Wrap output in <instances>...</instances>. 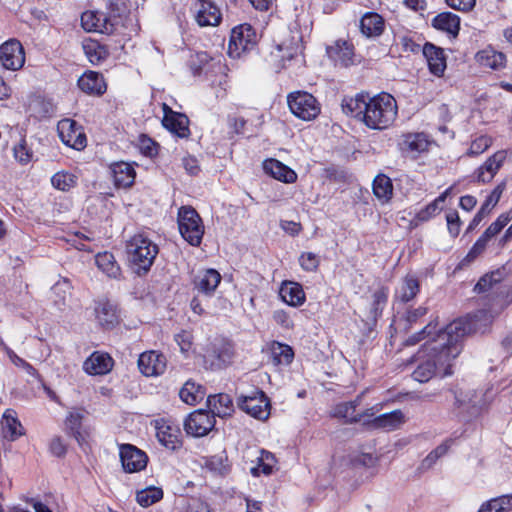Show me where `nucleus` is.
<instances>
[{"mask_svg":"<svg viewBox=\"0 0 512 512\" xmlns=\"http://www.w3.org/2000/svg\"><path fill=\"white\" fill-rule=\"evenodd\" d=\"M491 321L492 316L488 311L478 310L448 324L434 339L423 345L418 353L421 361L413 371L412 377L420 383H425L435 375H451L452 361L461 352L463 337L470 333L484 332Z\"/></svg>","mask_w":512,"mask_h":512,"instance_id":"obj_1","label":"nucleus"},{"mask_svg":"<svg viewBox=\"0 0 512 512\" xmlns=\"http://www.w3.org/2000/svg\"><path fill=\"white\" fill-rule=\"evenodd\" d=\"M158 252V246L143 233H137L126 241L129 265L139 276L151 269Z\"/></svg>","mask_w":512,"mask_h":512,"instance_id":"obj_2","label":"nucleus"},{"mask_svg":"<svg viewBox=\"0 0 512 512\" xmlns=\"http://www.w3.org/2000/svg\"><path fill=\"white\" fill-rule=\"evenodd\" d=\"M396 116L397 104L394 97L388 93H380L368 100L363 123L370 129L383 130L395 121Z\"/></svg>","mask_w":512,"mask_h":512,"instance_id":"obj_3","label":"nucleus"},{"mask_svg":"<svg viewBox=\"0 0 512 512\" xmlns=\"http://www.w3.org/2000/svg\"><path fill=\"white\" fill-rule=\"evenodd\" d=\"M232 344L222 338H215L203 348L202 358L206 369L220 370L227 367L233 359Z\"/></svg>","mask_w":512,"mask_h":512,"instance_id":"obj_4","label":"nucleus"},{"mask_svg":"<svg viewBox=\"0 0 512 512\" xmlns=\"http://www.w3.org/2000/svg\"><path fill=\"white\" fill-rule=\"evenodd\" d=\"M178 226L182 237L192 246H199L204 235L202 219L190 206H182L178 212Z\"/></svg>","mask_w":512,"mask_h":512,"instance_id":"obj_5","label":"nucleus"},{"mask_svg":"<svg viewBox=\"0 0 512 512\" xmlns=\"http://www.w3.org/2000/svg\"><path fill=\"white\" fill-rule=\"evenodd\" d=\"M237 405L242 411L259 420H266L270 415V400L259 389H253L248 394H240Z\"/></svg>","mask_w":512,"mask_h":512,"instance_id":"obj_6","label":"nucleus"},{"mask_svg":"<svg viewBox=\"0 0 512 512\" xmlns=\"http://www.w3.org/2000/svg\"><path fill=\"white\" fill-rule=\"evenodd\" d=\"M290 111L298 118L309 121L318 116L320 106L316 98L305 91H295L287 97Z\"/></svg>","mask_w":512,"mask_h":512,"instance_id":"obj_7","label":"nucleus"},{"mask_svg":"<svg viewBox=\"0 0 512 512\" xmlns=\"http://www.w3.org/2000/svg\"><path fill=\"white\" fill-rule=\"evenodd\" d=\"M454 407L459 410H467L471 415L479 413L493 399L492 389L486 391H469L467 393L452 391Z\"/></svg>","mask_w":512,"mask_h":512,"instance_id":"obj_8","label":"nucleus"},{"mask_svg":"<svg viewBox=\"0 0 512 512\" xmlns=\"http://www.w3.org/2000/svg\"><path fill=\"white\" fill-rule=\"evenodd\" d=\"M257 41L255 29L250 24H241L231 31L228 52L232 56H239L242 52L251 50Z\"/></svg>","mask_w":512,"mask_h":512,"instance_id":"obj_9","label":"nucleus"},{"mask_svg":"<svg viewBox=\"0 0 512 512\" xmlns=\"http://www.w3.org/2000/svg\"><path fill=\"white\" fill-rule=\"evenodd\" d=\"M57 131L66 146L79 151L86 147V135L74 120L69 118L60 120L57 124Z\"/></svg>","mask_w":512,"mask_h":512,"instance_id":"obj_10","label":"nucleus"},{"mask_svg":"<svg viewBox=\"0 0 512 512\" xmlns=\"http://www.w3.org/2000/svg\"><path fill=\"white\" fill-rule=\"evenodd\" d=\"M0 62L7 70H20L25 64V52L22 44L10 39L0 46Z\"/></svg>","mask_w":512,"mask_h":512,"instance_id":"obj_11","label":"nucleus"},{"mask_svg":"<svg viewBox=\"0 0 512 512\" xmlns=\"http://www.w3.org/2000/svg\"><path fill=\"white\" fill-rule=\"evenodd\" d=\"M214 415L207 410L199 409L189 414L184 422L187 434L194 437L207 435L215 426Z\"/></svg>","mask_w":512,"mask_h":512,"instance_id":"obj_12","label":"nucleus"},{"mask_svg":"<svg viewBox=\"0 0 512 512\" xmlns=\"http://www.w3.org/2000/svg\"><path fill=\"white\" fill-rule=\"evenodd\" d=\"M120 460L127 473L139 472L145 469L148 463L146 453L131 444L120 446Z\"/></svg>","mask_w":512,"mask_h":512,"instance_id":"obj_13","label":"nucleus"},{"mask_svg":"<svg viewBox=\"0 0 512 512\" xmlns=\"http://www.w3.org/2000/svg\"><path fill=\"white\" fill-rule=\"evenodd\" d=\"M163 126L180 138L190 135L189 119L185 114L173 111L167 104H163Z\"/></svg>","mask_w":512,"mask_h":512,"instance_id":"obj_14","label":"nucleus"},{"mask_svg":"<svg viewBox=\"0 0 512 512\" xmlns=\"http://www.w3.org/2000/svg\"><path fill=\"white\" fill-rule=\"evenodd\" d=\"M166 357L156 351H146L138 358V368L147 377L162 375L166 370Z\"/></svg>","mask_w":512,"mask_h":512,"instance_id":"obj_15","label":"nucleus"},{"mask_svg":"<svg viewBox=\"0 0 512 512\" xmlns=\"http://www.w3.org/2000/svg\"><path fill=\"white\" fill-rule=\"evenodd\" d=\"M195 9V19L200 26H216L220 23V9L210 0H198Z\"/></svg>","mask_w":512,"mask_h":512,"instance_id":"obj_16","label":"nucleus"},{"mask_svg":"<svg viewBox=\"0 0 512 512\" xmlns=\"http://www.w3.org/2000/svg\"><path fill=\"white\" fill-rule=\"evenodd\" d=\"M87 414L88 413L85 409H82V408L73 409L72 411L69 412V414L65 420V425H66L67 429H69L72 432L74 438L77 440V442L80 445V447L82 448V450L86 453H87V449L91 450V448L88 445V443L86 442L85 436L81 432V425H82V421L85 419Z\"/></svg>","mask_w":512,"mask_h":512,"instance_id":"obj_17","label":"nucleus"},{"mask_svg":"<svg viewBox=\"0 0 512 512\" xmlns=\"http://www.w3.org/2000/svg\"><path fill=\"white\" fill-rule=\"evenodd\" d=\"M422 52L426 58L429 70L435 76H442L446 69V58L442 48L426 43Z\"/></svg>","mask_w":512,"mask_h":512,"instance_id":"obj_18","label":"nucleus"},{"mask_svg":"<svg viewBox=\"0 0 512 512\" xmlns=\"http://www.w3.org/2000/svg\"><path fill=\"white\" fill-rule=\"evenodd\" d=\"M221 282V275L215 269L199 272L193 279L194 288L206 296H211Z\"/></svg>","mask_w":512,"mask_h":512,"instance_id":"obj_19","label":"nucleus"},{"mask_svg":"<svg viewBox=\"0 0 512 512\" xmlns=\"http://www.w3.org/2000/svg\"><path fill=\"white\" fill-rule=\"evenodd\" d=\"M368 94H357L354 97H344L341 103L342 110L346 115L352 116L363 122V116L368 109Z\"/></svg>","mask_w":512,"mask_h":512,"instance_id":"obj_20","label":"nucleus"},{"mask_svg":"<svg viewBox=\"0 0 512 512\" xmlns=\"http://www.w3.org/2000/svg\"><path fill=\"white\" fill-rule=\"evenodd\" d=\"M506 159L504 151H498L489 157L485 163L476 171V179L478 182H490Z\"/></svg>","mask_w":512,"mask_h":512,"instance_id":"obj_21","label":"nucleus"},{"mask_svg":"<svg viewBox=\"0 0 512 512\" xmlns=\"http://www.w3.org/2000/svg\"><path fill=\"white\" fill-rule=\"evenodd\" d=\"M503 190V184H499L493 189V191L487 196L479 211L475 214V216L469 223L467 227V232L474 230L481 223V221L492 211V209L499 202Z\"/></svg>","mask_w":512,"mask_h":512,"instance_id":"obj_22","label":"nucleus"},{"mask_svg":"<svg viewBox=\"0 0 512 512\" xmlns=\"http://www.w3.org/2000/svg\"><path fill=\"white\" fill-rule=\"evenodd\" d=\"M109 173L113 178V182L118 188L130 187L135 180L134 168L125 162L114 163L109 167Z\"/></svg>","mask_w":512,"mask_h":512,"instance_id":"obj_23","label":"nucleus"},{"mask_svg":"<svg viewBox=\"0 0 512 512\" xmlns=\"http://www.w3.org/2000/svg\"><path fill=\"white\" fill-rule=\"evenodd\" d=\"M1 432L5 439L14 441L24 434V428L17 418V413L7 409L1 419Z\"/></svg>","mask_w":512,"mask_h":512,"instance_id":"obj_24","label":"nucleus"},{"mask_svg":"<svg viewBox=\"0 0 512 512\" xmlns=\"http://www.w3.org/2000/svg\"><path fill=\"white\" fill-rule=\"evenodd\" d=\"M263 169L265 173L284 183H294L297 179V174L294 170L276 159L265 160L263 162Z\"/></svg>","mask_w":512,"mask_h":512,"instance_id":"obj_25","label":"nucleus"},{"mask_svg":"<svg viewBox=\"0 0 512 512\" xmlns=\"http://www.w3.org/2000/svg\"><path fill=\"white\" fill-rule=\"evenodd\" d=\"M120 310L115 302L105 300L98 309V324L106 329H112L120 323Z\"/></svg>","mask_w":512,"mask_h":512,"instance_id":"obj_26","label":"nucleus"},{"mask_svg":"<svg viewBox=\"0 0 512 512\" xmlns=\"http://www.w3.org/2000/svg\"><path fill=\"white\" fill-rule=\"evenodd\" d=\"M327 54L335 64L347 67L353 62V46L347 41L338 40L334 45L327 47Z\"/></svg>","mask_w":512,"mask_h":512,"instance_id":"obj_27","label":"nucleus"},{"mask_svg":"<svg viewBox=\"0 0 512 512\" xmlns=\"http://www.w3.org/2000/svg\"><path fill=\"white\" fill-rule=\"evenodd\" d=\"M431 25L455 38L460 30V18L452 12H442L432 19Z\"/></svg>","mask_w":512,"mask_h":512,"instance_id":"obj_28","label":"nucleus"},{"mask_svg":"<svg viewBox=\"0 0 512 512\" xmlns=\"http://www.w3.org/2000/svg\"><path fill=\"white\" fill-rule=\"evenodd\" d=\"M282 300L290 306H301L306 299L302 286L297 282L285 281L280 288Z\"/></svg>","mask_w":512,"mask_h":512,"instance_id":"obj_29","label":"nucleus"},{"mask_svg":"<svg viewBox=\"0 0 512 512\" xmlns=\"http://www.w3.org/2000/svg\"><path fill=\"white\" fill-rule=\"evenodd\" d=\"M384 27L383 17L375 12H367L360 21L361 32L367 37L380 36L384 31Z\"/></svg>","mask_w":512,"mask_h":512,"instance_id":"obj_30","label":"nucleus"},{"mask_svg":"<svg viewBox=\"0 0 512 512\" xmlns=\"http://www.w3.org/2000/svg\"><path fill=\"white\" fill-rule=\"evenodd\" d=\"M211 415L225 417L233 411L232 399L228 394L210 395L207 399Z\"/></svg>","mask_w":512,"mask_h":512,"instance_id":"obj_31","label":"nucleus"},{"mask_svg":"<svg viewBox=\"0 0 512 512\" xmlns=\"http://www.w3.org/2000/svg\"><path fill=\"white\" fill-rule=\"evenodd\" d=\"M156 437L168 449H176L179 445L178 429L168 425L163 420L156 421Z\"/></svg>","mask_w":512,"mask_h":512,"instance_id":"obj_32","label":"nucleus"},{"mask_svg":"<svg viewBox=\"0 0 512 512\" xmlns=\"http://www.w3.org/2000/svg\"><path fill=\"white\" fill-rule=\"evenodd\" d=\"M98 269L110 279L120 280L122 278L121 267L110 252H98Z\"/></svg>","mask_w":512,"mask_h":512,"instance_id":"obj_33","label":"nucleus"},{"mask_svg":"<svg viewBox=\"0 0 512 512\" xmlns=\"http://www.w3.org/2000/svg\"><path fill=\"white\" fill-rule=\"evenodd\" d=\"M430 141L427 134L420 133H408L403 135L401 143V149L411 153H422L428 150Z\"/></svg>","mask_w":512,"mask_h":512,"instance_id":"obj_34","label":"nucleus"},{"mask_svg":"<svg viewBox=\"0 0 512 512\" xmlns=\"http://www.w3.org/2000/svg\"><path fill=\"white\" fill-rule=\"evenodd\" d=\"M476 60L481 66L497 70L505 66L506 56L502 52L487 47L476 54Z\"/></svg>","mask_w":512,"mask_h":512,"instance_id":"obj_35","label":"nucleus"},{"mask_svg":"<svg viewBox=\"0 0 512 512\" xmlns=\"http://www.w3.org/2000/svg\"><path fill=\"white\" fill-rule=\"evenodd\" d=\"M359 400L345 402L338 404L333 411L335 417L343 418L347 422H358L362 419L363 416H372L373 413L370 411L372 409H367L365 413L360 414L356 412V407L358 406Z\"/></svg>","mask_w":512,"mask_h":512,"instance_id":"obj_36","label":"nucleus"},{"mask_svg":"<svg viewBox=\"0 0 512 512\" xmlns=\"http://www.w3.org/2000/svg\"><path fill=\"white\" fill-rule=\"evenodd\" d=\"M373 193L382 203H387L393 195L392 180L385 174H378L373 181Z\"/></svg>","mask_w":512,"mask_h":512,"instance_id":"obj_37","label":"nucleus"},{"mask_svg":"<svg viewBox=\"0 0 512 512\" xmlns=\"http://www.w3.org/2000/svg\"><path fill=\"white\" fill-rule=\"evenodd\" d=\"M271 359L274 365H289L293 358L294 352L292 348L277 341H274L270 347Z\"/></svg>","mask_w":512,"mask_h":512,"instance_id":"obj_38","label":"nucleus"},{"mask_svg":"<svg viewBox=\"0 0 512 512\" xmlns=\"http://www.w3.org/2000/svg\"><path fill=\"white\" fill-rule=\"evenodd\" d=\"M404 422V415L401 410H394L374 418L372 424L376 428L393 430Z\"/></svg>","mask_w":512,"mask_h":512,"instance_id":"obj_39","label":"nucleus"},{"mask_svg":"<svg viewBox=\"0 0 512 512\" xmlns=\"http://www.w3.org/2000/svg\"><path fill=\"white\" fill-rule=\"evenodd\" d=\"M179 396L183 402L189 405H195L204 397V390L202 386L195 382L188 380L179 392Z\"/></svg>","mask_w":512,"mask_h":512,"instance_id":"obj_40","label":"nucleus"},{"mask_svg":"<svg viewBox=\"0 0 512 512\" xmlns=\"http://www.w3.org/2000/svg\"><path fill=\"white\" fill-rule=\"evenodd\" d=\"M512 510V495H502L483 503L478 512H508Z\"/></svg>","mask_w":512,"mask_h":512,"instance_id":"obj_41","label":"nucleus"},{"mask_svg":"<svg viewBox=\"0 0 512 512\" xmlns=\"http://www.w3.org/2000/svg\"><path fill=\"white\" fill-rule=\"evenodd\" d=\"M450 191H451V188L446 189L435 200H433L431 203H429L425 208L421 209L416 214V219L421 222H425V221L430 220L435 215H437L442 210V207L440 206V204L446 200Z\"/></svg>","mask_w":512,"mask_h":512,"instance_id":"obj_42","label":"nucleus"},{"mask_svg":"<svg viewBox=\"0 0 512 512\" xmlns=\"http://www.w3.org/2000/svg\"><path fill=\"white\" fill-rule=\"evenodd\" d=\"M275 464V456L271 452L262 449L260 450L257 466L251 468V474L253 476H259L260 474L270 475Z\"/></svg>","mask_w":512,"mask_h":512,"instance_id":"obj_43","label":"nucleus"},{"mask_svg":"<svg viewBox=\"0 0 512 512\" xmlns=\"http://www.w3.org/2000/svg\"><path fill=\"white\" fill-rule=\"evenodd\" d=\"M388 300V289L381 287L374 291L370 307V320L376 321L381 316Z\"/></svg>","mask_w":512,"mask_h":512,"instance_id":"obj_44","label":"nucleus"},{"mask_svg":"<svg viewBox=\"0 0 512 512\" xmlns=\"http://www.w3.org/2000/svg\"><path fill=\"white\" fill-rule=\"evenodd\" d=\"M163 498V491L159 487L151 486L140 490L136 494V500L142 507H148Z\"/></svg>","mask_w":512,"mask_h":512,"instance_id":"obj_45","label":"nucleus"},{"mask_svg":"<svg viewBox=\"0 0 512 512\" xmlns=\"http://www.w3.org/2000/svg\"><path fill=\"white\" fill-rule=\"evenodd\" d=\"M419 292V282L413 276H407L398 291V297L402 302L411 301Z\"/></svg>","mask_w":512,"mask_h":512,"instance_id":"obj_46","label":"nucleus"},{"mask_svg":"<svg viewBox=\"0 0 512 512\" xmlns=\"http://www.w3.org/2000/svg\"><path fill=\"white\" fill-rule=\"evenodd\" d=\"M52 186L60 191H69L77 183V177L71 173L60 171L51 178Z\"/></svg>","mask_w":512,"mask_h":512,"instance_id":"obj_47","label":"nucleus"},{"mask_svg":"<svg viewBox=\"0 0 512 512\" xmlns=\"http://www.w3.org/2000/svg\"><path fill=\"white\" fill-rule=\"evenodd\" d=\"M78 87L87 94H94L96 91V72H85L78 79Z\"/></svg>","mask_w":512,"mask_h":512,"instance_id":"obj_48","label":"nucleus"},{"mask_svg":"<svg viewBox=\"0 0 512 512\" xmlns=\"http://www.w3.org/2000/svg\"><path fill=\"white\" fill-rule=\"evenodd\" d=\"M299 264L303 270L308 272H314L319 267L320 258L315 253L304 252L299 257Z\"/></svg>","mask_w":512,"mask_h":512,"instance_id":"obj_49","label":"nucleus"},{"mask_svg":"<svg viewBox=\"0 0 512 512\" xmlns=\"http://www.w3.org/2000/svg\"><path fill=\"white\" fill-rule=\"evenodd\" d=\"M491 240L489 236H485V232L479 237V239L474 243L470 251L465 257V260L468 262L476 259L481 253L486 249L487 243Z\"/></svg>","mask_w":512,"mask_h":512,"instance_id":"obj_50","label":"nucleus"},{"mask_svg":"<svg viewBox=\"0 0 512 512\" xmlns=\"http://www.w3.org/2000/svg\"><path fill=\"white\" fill-rule=\"evenodd\" d=\"M496 275L497 273H491L482 276L476 283L474 291L477 293H483L493 288V286L499 282V279L495 278Z\"/></svg>","mask_w":512,"mask_h":512,"instance_id":"obj_51","label":"nucleus"},{"mask_svg":"<svg viewBox=\"0 0 512 512\" xmlns=\"http://www.w3.org/2000/svg\"><path fill=\"white\" fill-rule=\"evenodd\" d=\"M113 367V358L107 352H98V376L109 373Z\"/></svg>","mask_w":512,"mask_h":512,"instance_id":"obj_52","label":"nucleus"},{"mask_svg":"<svg viewBox=\"0 0 512 512\" xmlns=\"http://www.w3.org/2000/svg\"><path fill=\"white\" fill-rule=\"evenodd\" d=\"M446 221H447L449 233L453 237L458 236V234L460 232V225H461V221H460L458 212L456 210H450L446 214Z\"/></svg>","mask_w":512,"mask_h":512,"instance_id":"obj_53","label":"nucleus"},{"mask_svg":"<svg viewBox=\"0 0 512 512\" xmlns=\"http://www.w3.org/2000/svg\"><path fill=\"white\" fill-rule=\"evenodd\" d=\"M14 156L21 164H27L31 161L32 152L28 149L24 139L14 148Z\"/></svg>","mask_w":512,"mask_h":512,"instance_id":"obj_54","label":"nucleus"},{"mask_svg":"<svg viewBox=\"0 0 512 512\" xmlns=\"http://www.w3.org/2000/svg\"><path fill=\"white\" fill-rule=\"evenodd\" d=\"M175 341L182 353H186L191 349L193 343V335L189 331H181L177 335H175Z\"/></svg>","mask_w":512,"mask_h":512,"instance_id":"obj_55","label":"nucleus"},{"mask_svg":"<svg viewBox=\"0 0 512 512\" xmlns=\"http://www.w3.org/2000/svg\"><path fill=\"white\" fill-rule=\"evenodd\" d=\"M81 26L86 32L96 31V11H85L81 15Z\"/></svg>","mask_w":512,"mask_h":512,"instance_id":"obj_56","label":"nucleus"},{"mask_svg":"<svg viewBox=\"0 0 512 512\" xmlns=\"http://www.w3.org/2000/svg\"><path fill=\"white\" fill-rule=\"evenodd\" d=\"M490 145V140L487 137H480L472 142L468 155L474 156L483 153Z\"/></svg>","mask_w":512,"mask_h":512,"instance_id":"obj_57","label":"nucleus"},{"mask_svg":"<svg viewBox=\"0 0 512 512\" xmlns=\"http://www.w3.org/2000/svg\"><path fill=\"white\" fill-rule=\"evenodd\" d=\"M434 327L432 326L431 323H429L427 326H425L421 331H419L418 333H415L411 336H409L407 338V340L405 341V344L407 346H412V345H415L417 344L418 342H420L422 339H424L425 337L429 336L431 333H432V329Z\"/></svg>","mask_w":512,"mask_h":512,"instance_id":"obj_58","label":"nucleus"},{"mask_svg":"<svg viewBox=\"0 0 512 512\" xmlns=\"http://www.w3.org/2000/svg\"><path fill=\"white\" fill-rule=\"evenodd\" d=\"M229 127L237 135L246 134V120L243 117H230Z\"/></svg>","mask_w":512,"mask_h":512,"instance_id":"obj_59","label":"nucleus"},{"mask_svg":"<svg viewBox=\"0 0 512 512\" xmlns=\"http://www.w3.org/2000/svg\"><path fill=\"white\" fill-rule=\"evenodd\" d=\"M273 320L283 328L289 329L293 327V322L287 312L284 310H276L273 312Z\"/></svg>","mask_w":512,"mask_h":512,"instance_id":"obj_60","label":"nucleus"},{"mask_svg":"<svg viewBox=\"0 0 512 512\" xmlns=\"http://www.w3.org/2000/svg\"><path fill=\"white\" fill-rule=\"evenodd\" d=\"M447 5L455 10L470 11L475 6V0H445Z\"/></svg>","mask_w":512,"mask_h":512,"instance_id":"obj_61","label":"nucleus"},{"mask_svg":"<svg viewBox=\"0 0 512 512\" xmlns=\"http://www.w3.org/2000/svg\"><path fill=\"white\" fill-rule=\"evenodd\" d=\"M427 313V308L419 306L415 309H410L406 313V322L411 326L416 323L420 318H422Z\"/></svg>","mask_w":512,"mask_h":512,"instance_id":"obj_62","label":"nucleus"},{"mask_svg":"<svg viewBox=\"0 0 512 512\" xmlns=\"http://www.w3.org/2000/svg\"><path fill=\"white\" fill-rule=\"evenodd\" d=\"M186 512H214L210 506L200 500V499H192L186 509Z\"/></svg>","mask_w":512,"mask_h":512,"instance_id":"obj_63","label":"nucleus"},{"mask_svg":"<svg viewBox=\"0 0 512 512\" xmlns=\"http://www.w3.org/2000/svg\"><path fill=\"white\" fill-rule=\"evenodd\" d=\"M206 466L212 471L222 473L225 469L224 457L221 455L211 456L207 460Z\"/></svg>","mask_w":512,"mask_h":512,"instance_id":"obj_64","label":"nucleus"}]
</instances>
